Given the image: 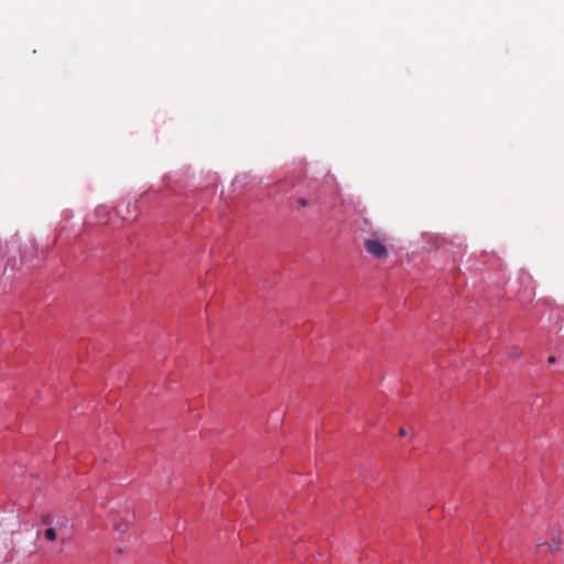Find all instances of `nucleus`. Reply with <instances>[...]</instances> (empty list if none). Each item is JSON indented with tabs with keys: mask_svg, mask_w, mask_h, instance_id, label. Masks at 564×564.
<instances>
[{
	"mask_svg": "<svg viewBox=\"0 0 564 564\" xmlns=\"http://www.w3.org/2000/svg\"><path fill=\"white\" fill-rule=\"evenodd\" d=\"M544 545H547L550 552H552V553H556L557 551H560L561 545H562V540H561L560 534H555L554 536H552V539L549 543L542 542V541L536 542L538 547H541Z\"/></svg>",
	"mask_w": 564,
	"mask_h": 564,
	"instance_id": "obj_3",
	"label": "nucleus"
},
{
	"mask_svg": "<svg viewBox=\"0 0 564 564\" xmlns=\"http://www.w3.org/2000/svg\"><path fill=\"white\" fill-rule=\"evenodd\" d=\"M386 237L369 238L364 242L366 251L377 259H388L389 251L384 245Z\"/></svg>",
	"mask_w": 564,
	"mask_h": 564,
	"instance_id": "obj_1",
	"label": "nucleus"
},
{
	"mask_svg": "<svg viewBox=\"0 0 564 564\" xmlns=\"http://www.w3.org/2000/svg\"><path fill=\"white\" fill-rule=\"evenodd\" d=\"M296 203H297L299 207H306L308 205V202L306 198H299L296 200Z\"/></svg>",
	"mask_w": 564,
	"mask_h": 564,
	"instance_id": "obj_6",
	"label": "nucleus"
},
{
	"mask_svg": "<svg viewBox=\"0 0 564 564\" xmlns=\"http://www.w3.org/2000/svg\"><path fill=\"white\" fill-rule=\"evenodd\" d=\"M547 362L550 365L554 364L555 362V357L554 356H550L549 359H547Z\"/></svg>",
	"mask_w": 564,
	"mask_h": 564,
	"instance_id": "obj_7",
	"label": "nucleus"
},
{
	"mask_svg": "<svg viewBox=\"0 0 564 564\" xmlns=\"http://www.w3.org/2000/svg\"><path fill=\"white\" fill-rule=\"evenodd\" d=\"M509 356L513 357V358H520L521 355H522V351L520 348L518 347H512L510 350H509Z\"/></svg>",
	"mask_w": 564,
	"mask_h": 564,
	"instance_id": "obj_5",
	"label": "nucleus"
},
{
	"mask_svg": "<svg viewBox=\"0 0 564 564\" xmlns=\"http://www.w3.org/2000/svg\"><path fill=\"white\" fill-rule=\"evenodd\" d=\"M62 527L66 528V522L61 523L59 529H62Z\"/></svg>",
	"mask_w": 564,
	"mask_h": 564,
	"instance_id": "obj_9",
	"label": "nucleus"
},
{
	"mask_svg": "<svg viewBox=\"0 0 564 564\" xmlns=\"http://www.w3.org/2000/svg\"><path fill=\"white\" fill-rule=\"evenodd\" d=\"M113 528L117 532L120 533V539H121V542H122V546H118L117 547V552L118 553H122L124 551L126 547H128L130 544L133 543L134 541V538L133 535L129 532V527L128 524H121V523H116L113 524Z\"/></svg>",
	"mask_w": 564,
	"mask_h": 564,
	"instance_id": "obj_2",
	"label": "nucleus"
},
{
	"mask_svg": "<svg viewBox=\"0 0 564 564\" xmlns=\"http://www.w3.org/2000/svg\"><path fill=\"white\" fill-rule=\"evenodd\" d=\"M44 536L50 541H54L56 539V529H54V528L46 529L44 532Z\"/></svg>",
	"mask_w": 564,
	"mask_h": 564,
	"instance_id": "obj_4",
	"label": "nucleus"
},
{
	"mask_svg": "<svg viewBox=\"0 0 564 564\" xmlns=\"http://www.w3.org/2000/svg\"><path fill=\"white\" fill-rule=\"evenodd\" d=\"M399 435H400V436H405V435H406L405 430H404V429H400V430H399Z\"/></svg>",
	"mask_w": 564,
	"mask_h": 564,
	"instance_id": "obj_8",
	"label": "nucleus"
}]
</instances>
